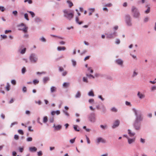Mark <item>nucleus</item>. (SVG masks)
Wrapping results in <instances>:
<instances>
[{"mask_svg":"<svg viewBox=\"0 0 156 156\" xmlns=\"http://www.w3.org/2000/svg\"><path fill=\"white\" fill-rule=\"evenodd\" d=\"M105 6L111 7L112 6V4L111 3H108L105 5Z\"/></svg>","mask_w":156,"mask_h":156,"instance_id":"49","label":"nucleus"},{"mask_svg":"<svg viewBox=\"0 0 156 156\" xmlns=\"http://www.w3.org/2000/svg\"><path fill=\"white\" fill-rule=\"evenodd\" d=\"M100 127L103 129H107L108 126L106 124L105 125H100Z\"/></svg>","mask_w":156,"mask_h":156,"instance_id":"32","label":"nucleus"},{"mask_svg":"<svg viewBox=\"0 0 156 156\" xmlns=\"http://www.w3.org/2000/svg\"><path fill=\"white\" fill-rule=\"evenodd\" d=\"M128 134L130 137L133 136L135 134L134 132H132L129 129H128Z\"/></svg>","mask_w":156,"mask_h":156,"instance_id":"21","label":"nucleus"},{"mask_svg":"<svg viewBox=\"0 0 156 156\" xmlns=\"http://www.w3.org/2000/svg\"><path fill=\"white\" fill-rule=\"evenodd\" d=\"M22 90L23 92V93H26L27 91V87L25 86L23 87L22 88Z\"/></svg>","mask_w":156,"mask_h":156,"instance_id":"44","label":"nucleus"},{"mask_svg":"<svg viewBox=\"0 0 156 156\" xmlns=\"http://www.w3.org/2000/svg\"><path fill=\"white\" fill-rule=\"evenodd\" d=\"M27 12H29L31 15V17L32 18L34 17L35 16L34 12L32 11H27Z\"/></svg>","mask_w":156,"mask_h":156,"instance_id":"36","label":"nucleus"},{"mask_svg":"<svg viewBox=\"0 0 156 156\" xmlns=\"http://www.w3.org/2000/svg\"><path fill=\"white\" fill-rule=\"evenodd\" d=\"M75 21L76 23L79 25H81L83 23V22L82 21H79V20L78 17L76 16L75 18Z\"/></svg>","mask_w":156,"mask_h":156,"instance_id":"19","label":"nucleus"},{"mask_svg":"<svg viewBox=\"0 0 156 156\" xmlns=\"http://www.w3.org/2000/svg\"><path fill=\"white\" fill-rule=\"evenodd\" d=\"M137 95L140 99L144 98L145 97V95L140 91L138 92Z\"/></svg>","mask_w":156,"mask_h":156,"instance_id":"14","label":"nucleus"},{"mask_svg":"<svg viewBox=\"0 0 156 156\" xmlns=\"http://www.w3.org/2000/svg\"><path fill=\"white\" fill-rule=\"evenodd\" d=\"M24 2H28V3L29 4H31L32 3V0H25Z\"/></svg>","mask_w":156,"mask_h":156,"instance_id":"50","label":"nucleus"},{"mask_svg":"<svg viewBox=\"0 0 156 156\" xmlns=\"http://www.w3.org/2000/svg\"><path fill=\"white\" fill-rule=\"evenodd\" d=\"M11 83L13 85H15L16 84V82L15 80H12L11 81Z\"/></svg>","mask_w":156,"mask_h":156,"instance_id":"57","label":"nucleus"},{"mask_svg":"<svg viewBox=\"0 0 156 156\" xmlns=\"http://www.w3.org/2000/svg\"><path fill=\"white\" fill-rule=\"evenodd\" d=\"M131 14L133 17L135 19H139L140 14L139 10L135 6H133L131 9Z\"/></svg>","mask_w":156,"mask_h":156,"instance_id":"3","label":"nucleus"},{"mask_svg":"<svg viewBox=\"0 0 156 156\" xmlns=\"http://www.w3.org/2000/svg\"><path fill=\"white\" fill-rule=\"evenodd\" d=\"M32 140V138L31 137L27 138L26 139V140L27 142H31Z\"/></svg>","mask_w":156,"mask_h":156,"instance_id":"45","label":"nucleus"},{"mask_svg":"<svg viewBox=\"0 0 156 156\" xmlns=\"http://www.w3.org/2000/svg\"><path fill=\"white\" fill-rule=\"evenodd\" d=\"M83 82H85L86 83H88V81L87 78L85 77H83Z\"/></svg>","mask_w":156,"mask_h":156,"instance_id":"41","label":"nucleus"},{"mask_svg":"<svg viewBox=\"0 0 156 156\" xmlns=\"http://www.w3.org/2000/svg\"><path fill=\"white\" fill-rule=\"evenodd\" d=\"M87 70L88 71L90 72L91 73H92L93 72V70L91 69V67L88 68L87 69Z\"/></svg>","mask_w":156,"mask_h":156,"instance_id":"60","label":"nucleus"},{"mask_svg":"<svg viewBox=\"0 0 156 156\" xmlns=\"http://www.w3.org/2000/svg\"><path fill=\"white\" fill-rule=\"evenodd\" d=\"M120 43V40L118 38H116L115 41V44H119Z\"/></svg>","mask_w":156,"mask_h":156,"instance_id":"42","label":"nucleus"},{"mask_svg":"<svg viewBox=\"0 0 156 156\" xmlns=\"http://www.w3.org/2000/svg\"><path fill=\"white\" fill-rule=\"evenodd\" d=\"M10 86L8 83H7V85L5 87V89L7 91L9 90Z\"/></svg>","mask_w":156,"mask_h":156,"instance_id":"40","label":"nucleus"},{"mask_svg":"<svg viewBox=\"0 0 156 156\" xmlns=\"http://www.w3.org/2000/svg\"><path fill=\"white\" fill-rule=\"evenodd\" d=\"M76 138V137H75L72 139H70L69 140L70 143L72 144L74 143L75 141Z\"/></svg>","mask_w":156,"mask_h":156,"instance_id":"43","label":"nucleus"},{"mask_svg":"<svg viewBox=\"0 0 156 156\" xmlns=\"http://www.w3.org/2000/svg\"><path fill=\"white\" fill-rule=\"evenodd\" d=\"M125 104L127 106H132V105L131 104V103L130 102H128V101H126L125 102Z\"/></svg>","mask_w":156,"mask_h":156,"instance_id":"48","label":"nucleus"},{"mask_svg":"<svg viewBox=\"0 0 156 156\" xmlns=\"http://www.w3.org/2000/svg\"><path fill=\"white\" fill-rule=\"evenodd\" d=\"M151 90L152 91H154V90H156V86H153L151 88Z\"/></svg>","mask_w":156,"mask_h":156,"instance_id":"61","label":"nucleus"},{"mask_svg":"<svg viewBox=\"0 0 156 156\" xmlns=\"http://www.w3.org/2000/svg\"><path fill=\"white\" fill-rule=\"evenodd\" d=\"M132 109L135 115L133 126L136 130L139 131L141 129V122L144 119L143 115L140 110H137L134 108H133Z\"/></svg>","mask_w":156,"mask_h":156,"instance_id":"1","label":"nucleus"},{"mask_svg":"<svg viewBox=\"0 0 156 156\" xmlns=\"http://www.w3.org/2000/svg\"><path fill=\"white\" fill-rule=\"evenodd\" d=\"M88 102L90 103H92L94 102V100L93 99H90L89 100Z\"/></svg>","mask_w":156,"mask_h":156,"instance_id":"64","label":"nucleus"},{"mask_svg":"<svg viewBox=\"0 0 156 156\" xmlns=\"http://www.w3.org/2000/svg\"><path fill=\"white\" fill-rule=\"evenodd\" d=\"M62 112L64 115L66 116L68 118H69L70 116L69 114L66 111L63 110Z\"/></svg>","mask_w":156,"mask_h":156,"instance_id":"27","label":"nucleus"},{"mask_svg":"<svg viewBox=\"0 0 156 156\" xmlns=\"http://www.w3.org/2000/svg\"><path fill=\"white\" fill-rule=\"evenodd\" d=\"M30 151L31 152H36L37 150V148L35 147H30L29 148Z\"/></svg>","mask_w":156,"mask_h":156,"instance_id":"18","label":"nucleus"},{"mask_svg":"<svg viewBox=\"0 0 156 156\" xmlns=\"http://www.w3.org/2000/svg\"><path fill=\"white\" fill-rule=\"evenodd\" d=\"M18 132L19 134H21L22 135H23L24 134V132L23 130H22V129L18 130Z\"/></svg>","mask_w":156,"mask_h":156,"instance_id":"47","label":"nucleus"},{"mask_svg":"<svg viewBox=\"0 0 156 156\" xmlns=\"http://www.w3.org/2000/svg\"><path fill=\"white\" fill-rule=\"evenodd\" d=\"M24 17L27 21H29V19L28 18V14L27 13H25L24 14Z\"/></svg>","mask_w":156,"mask_h":156,"instance_id":"38","label":"nucleus"},{"mask_svg":"<svg viewBox=\"0 0 156 156\" xmlns=\"http://www.w3.org/2000/svg\"><path fill=\"white\" fill-rule=\"evenodd\" d=\"M19 151L20 152L22 153L23 150V148L21 147H19L18 148Z\"/></svg>","mask_w":156,"mask_h":156,"instance_id":"54","label":"nucleus"},{"mask_svg":"<svg viewBox=\"0 0 156 156\" xmlns=\"http://www.w3.org/2000/svg\"><path fill=\"white\" fill-rule=\"evenodd\" d=\"M120 123V121L117 120H115L113 124V125L112 126V127L113 129H115L117 127H118Z\"/></svg>","mask_w":156,"mask_h":156,"instance_id":"9","label":"nucleus"},{"mask_svg":"<svg viewBox=\"0 0 156 156\" xmlns=\"http://www.w3.org/2000/svg\"><path fill=\"white\" fill-rule=\"evenodd\" d=\"M106 38L109 39L113 38L117 36V33L116 31H114L113 32L110 33H105Z\"/></svg>","mask_w":156,"mask_h":156,"instance_id":"8","label":"nucleus"},{"mask_svg":"<svg viewBox=\"0 0 156 156\" xmlns=\"http://www.w3.org/2000/svg\"><path fill=\"white\" fill-rule=\"evenodd\" d=\"M135 138H128V142L129 144H131L134 143L135 140Z\"/></svg>","mask_w":156,"mask_h":156,"instance_id":"13","label":"nucleus"},{"mask_svg":"<svg viewBox=\"0 0 156 156\" xmlns=\"http://www.w3.org/2000/svg\"><path fill=\"white\" fill-rule=\"evenodd\" d=\"M19 136L17 135L16 134L14 136V138L15 140H17L19 139Z\"/></svg>","mask_w":156,"mask_h":156,"instance_id":"62","label":"nucleus"},{"mask_svg":"<svg viewBox=\"0 0 156 156\" xmlns=\"http://www.w3.org/2000/svg\"><path fill=\"white\" fill-rule=\"evenodd\" d=\"M48 121V118L47 116H45L43 117V122L45 123Z\"/></svg>","mask_w":156,"mask_h":156,"instance_id":"39","label":"nucleus"},{"mask_svg":"<svg viewBox=\"0 0 156 156\" xmlns=\"http://www.w3.org/2000/svg\"><path fill=\"white\" fill-rule=\"evenodd\" d=\"M106 79L109 80H113L112 77L110 76H107Z\"/></svg>","mask_w":156,"mask_h":156,"instance_id":"59","label":"nucleus"},{"mask_svg":"<svg viewBox=\"0 0 156 156\" xmlns=\"http://www.w3.org/2000/svg\"><path fill=\"white\" fill-rule=\"evenodd\" d=\"M68 5V6L69 7L71 8L73 6V4L70 1L68 0L66 1Z\"/></svg>","mask_w":156,"mask_h":156,"instance_id":"26","label":"nucleus"},{"mask_svg":"<svg viewBox=\"0 0 156 156\" xmlns=\"http://www.w3.org/2000/svg\"><path fill=\"white\" fill-rule=\"evenodd\" d=\"M88 95L89 96L94 97V94L93 90H90L88 93Z\"/></svg>","mask_w":156,"mask_h":156,"instance_id":"25","label":"nucleus"},{"mask_svg":"<svg viewBox=\"0 0 156 156\" xmlns=\"http://www.w3.org/2000/svg\"><path fill=\"white\" fill-rule=\"evenodd\" d=\"M67 73V72L66 71H64L62 73V76H65L66 75Z\"/></svg>","mask_w":156,"mask_h":156,"instance_id":"63","label":"nucleus"},{"mask_svg":"<svg viewBox=\"0 0 156 156\" xmlns=\"http://www.w3.org/2000/svg\"><path fill=\"white\" fill-rule=\"evenodd\" d=\"M86 137L87 144H90V140L89 138L87 135H86Z\"/></svg>","mask_w":156,"mask_h":156,"instance_id":"51","label":"nucleus"},{"mask_svg":"<svg viewBox=\"0 0 156 156\" xmlns=\"http://www.w3.org/2000/svg\"><path fill=\"white\" fill-rule=\"evenodd\" d=\"M73 127L75 131L77 132L79 131L80 128L77 125H74Z\"/></svg>","mask_w":156,"mask_h":156,"instance_id":"29","label":"nucleus"},{"mask_svg":"<svg viewBox=\"0 0 156 156\" xmlns=\"http://www.w3.org/2000/svg\"><path fill=\"white\" fill-rule=\"evenodd\" d=\"M69 82H64L62 84V86L64 88H66L69 86Z\"/></svg>","mask_w":156,"mask_h":156,"instance_id":"24","label":"nucleus"},{"mask_svg":"<svg viewBox=\"0 0 156 156\" xmlns=\"http://www.w3.org/2000/svg\"><path fill=\"white\" fill-rule=\"evenodd\" d=\"M5 10L4 7L3 6H0V11L2 12H4Z\"/></svg>","mask_w":156,"mask_h":156,"instance_id":"52","label":"nucleus"},{"mask_svg":"<svg viewBox=\"0 0 156 156\" xmlns=\"http://www.w3.org/2000/svg\"><path fill=\"white\" fill-rule=\"evenodd\" d=\"M34 20L37 23L42 22V19L38 17H37L35 18Z\"/></svg>","mask_w":156,"mask_h":156,"instance_id":"23","label":"nucleus"},{"mask_svg":"<svg viewBox=\"0 0 156 156\" xmlns=\"http://www.w3.org/2000/svg\"><path fill=\"white\" fill-rule=\"evenodd\" d=\"M66 48L65 47H58L57 48V50L58 51H65L66 50Z\"/></svg>","mask_w":156,"mask_h":156,"instance_id":"20","label":"nucleus"},{"mask_svg":"<svg viewBox=\"0 0 156 156\" xmlns=\"http://www.w3.org/2000/svg\"><path fill=\"white\" fill-rule=\"evenodd\" d=\"M115 62L118 65L122 66L123 61L121 58H118L115 60Z\"/></svg>","mask_w":156,"mask_h":156,"instance_id":"11","label":"nucleus"},{"mask_svg":"<svg viewBox=\"0 0 156 156\" xmlns=\"http://www.w3.org/2000/svg\"><path fill=\"white\" fill-rule=\"evenodd\" d=\"M29 59L30 62L32 63H35L38 61V58L35 53L31 54L29 57Z\"/></svg>","mask_w":156,"mask_h":156,"instance_id":"6","label":"nucleus"},{"mask_svg":"<svg viewBox=\"0 0 156 156\" xmlns=\"http://www.w3.org/2000/svg\"><path fill=\"white\" fill-rule=\"evenodd\" d=\"M26 50V48H24L23 49H20L19 50V51L21 54H24L25 53Z\"/></svg>","mask_w":156,"mask_h":156,"instance_id":"22","label":"nucleus"},{"mask_svg":"<svg viewBox=\"0 0 156 156\" xmlns=\"http://www.w3.org/2000/svg\"><path fill=\"white\" fill-rule=\"evenodd\" d=\"M81 96L80 93L79 91H78L75 95V98H79Z\"/></svg>","mask_w":156,"mask_h":156,"instance_id":"30","label":"nucleus"},{"mask_svg":"<svg viewBox=\"0 0 156 156\" xmlns=\"http://www.w3.org/2000/svg\"><path fill=\"white\" fill-rule=\"evenodd\" d=\"M53 127L54 128V130H59L61 129L62 126L61 125H59L57 126H55V124H54L53 126Z\"/></svg>","mask_w":156,"mask_h":156,"instance_id":"16","label":"nucleus"},{"mask_svg":"<svg viewBox=\"0 0 156 156\" xmlns=\"http://www.w3.org/2000/svg\"><path fill=\"white\" fill-rule=\"evenodd\" d=\"M26 68L25 67H23L21 69V72L22 74H24L26 72Z\"/></svg>","mask_w":156,"mask_h":156,"instance_id":"37","label":"nucleus"},{"mask_svg":"<svg viewBox=\"0 0 156 156\" xmlns=\"http://www.w3.org/2000/svg\"><path fill=\"white\" fill-rule=\"evenodd\" d=\"M101 142L102 143H106V140L101 137H99L97 138L96 143L97 144H99Z\"/></svg>","mask_w":156,"mask_h":156,"instance_id":"10","label":"nucleus"},{"mask_svg":"<svg viewBox=\"0 0 156 156\" xmlns=\"http://www.w3.org/2000/svg\"><path fill=\"white\" fill-rule=\"evenodd\" d=\"M63 17L67 20L70 21L73 18L74 11L68 9H66L62 10Z\"/></svg>","mask_w":156,"mask_h":156,"instance_id":"2","label":"nucleus"},{"mask_svg":"<svg viewBox=\"0 0 156 156\" xmlns=\"http://www.w3.org/2000/svg\"><path fill=\"white\" fill-rule=\"evenodd\" d=\"M17 26L19 27V30H22L25 33L27 32L28 27H26L25 25L23 23H22L21 24L18 25Z\"/></svg>","mask_w":156,"mask_h":156,"instance_id":"7","label":"nucleus"},{"mask_svg":"<svg viewBox=\"0 0 156 156\" xmlns=\"http://www.w3.org/2000/svg\"><path fill=\"white\" fill-rule=\"evenodd\" d=\"M138 74V73L136 71V70L133 71V74L131 76L132 78H134L136 77Z\"/></svg>","mask_w":156,"mask_h":156,"instance_id":"31","label":"nucleus"},{"mask_svg":"<svg viewBox=\"0 0 156 156\" xmlns=\"http://www.w3.org/2000/svg\"><path fill=\"white\" fill-rule=\"evenodd\" d=\"M101 112L102 114H104L106 113L107 112L106 108L105 105L103 104L101 105Z\"/></svg>","mask_w":156,"mask_h":156,"instance_id":"12","label":"nucleus"},{"mask_svg":"<svg viewBox=\"0 0 156 156\" xmlns=\"http://www.w3.org/2000/svg\"><path fill=\"white\" fill-rule=\"evenodd\" d=\"M145 7L147 8V9L145 11L144 13L147 14L150 12L151 10V8L150 6L147 5H145Z\"/></svg>","mask_w":156,"mask_h":156,"instance_id":"17","label":"nucleus"},{"mask_svg":"<svg viewBox=\"0 0 156 156\" xmlns=\"http://www.w3.org/2000/svg\"><path fill=\"white\" fill-rule=\"evenodd\" d=\"M1 37L3 39H5L7 37V35H0Z\"/></svg>","mask_w":156,"mask_h":156,"instance_id":"58","label":"nucleus"},{"mask_svg":"<svg viewBox=\"0 0 156 156\" xmlns=\"http://www.w3.org/2000/svg\"><path fill=\"white\" fill-rule=\"evenodd\" d=\"M149 20V18L148 17H145L144 19V22L145 23H146Z\"/></svg>","mask_w":156,"mask_h":156,"instance_id":"46","label":"nucleus"},{"mask_svg":"<svg viewBox=\"0 0 156 156\" xmlns=\"http://www.w3.org/2000/svg\"><path fill=\"white\" fill-rule=\"evenodd\" d=\"M39 40L41 41L44 42H45L46 41V39L44 37H42L41 38H40Z\"/></svg>","mask_w":156,"mask_h":156,"instance_id":"35","label":"nucleus"},{"mask_svg":"<svg viewBox=\"0 0 156 156\" xmlns=\"http://www.w3.org/2000/svg\"><path fill=\"white\" fill-rule=\"evenodd\" d=\"M98 98H100L102 101H103L105 100V99L102 97L101 95H98Z\"/></svg>","mask_w":156,"mask_h":156,"instance_id":"55","label":"nucleus"},{"mask_svg":"<svg viewBox=\"0 0 156 156\" xmlns=\"http://www.w3.org/2000/svg\"><path fill=\"white\" fill-rule=\"evenodd\" d=\"M125 22L126 25L128 27L132 26V18L129 14H126L125 16Z\"/></svg>","mask_w":156,"mask_h":156,"instance_id":"5","label":"nucleus"},{"mask_svg":"<svg viewBox=\"0 0 156 156\" xmlns=\"http://www.w3.org/2000/svg\"><path fill=\"white\" fill-rule=\"evenodd\" d=\"M50 80V78L48 76L44 77L42 80V81L44 84L48 82Z\"/></svg>","mask_w":156,"mask_h":156,"instance_id":"15","label":"nucleus"},{"mask_svg":"<svg viewBox=\"0 0 156 156\" xmlns=\"http://www.w3.org/2000/svg\"><path fill=\"white\" fill-rule=\"evenodd\" d=\"M87 118L89 121L91 123H94L96 122L95 114L94 112L90 113L87 115Z\"/></svg>","mask_w":156,"mask_h":156,"instance_id":"4","label":"nucleus"},{"mask_svg":"<svg viewBox=\"0 0 156 156\" xmlns=\"http://www.w3.org/2000/svg\"><path fill=\"white\" fill-rule=\"evenodd\" d=\"M35 102L36 104H37L39 105H41L42 103V102L40 100H38V101H35Z\"/></svg>","mask_w":156,"mask_h":156,"instance_id":"53","label":"nucleus"},{"mask_svg":"<svg viewBox=\"0 0 156 156\" xmlns=\"http://www.w3.org/2000/svg\"><path fill=\"white\" fill-rule=\"evenodd\" d=\"M17 123H18L17 122H14L13 123H12L10 126V127H12L13 125H16L17 124Z\"/></svg>","mask_w":156,"mask_h":156,"instance_id":"56","label":"nucleus"},{"mask_svg":"<svg viewBox=\"0 0 156 156\" xmlns=\"http://www.w3.org/2000/svg\"><path fill=\"white\" fill-rule=\"evenodd\" d=\"M56 88L54 86H52L50 88V91L51 93H52L56 91Z\"/></svg>","mask_w":156,"mask_h":156,"instance_id":"28","label":"nucleus"},{"mask_svg":"<svg viewBox=\"0 0 156 156\" xmlns=\"http://www.w3.org/2000/svg\"><path fill=\"white\" fill-rule=\"evenodd\" d=\"M111 111L113 112H116L118 111V109L115 107H113L111 108Z\"/></svg>","mask_w":156,"mask_h":156,"instance_id":"33","label":"nucleus"},{"mask_svg":"<svg viewBox=\"0 0 156 156\" xmlns=\"http://www.w3.org/2000/svg\"><path fill=\"white\" fill-rule=\"evenodd\" d=\"M71 61L73 66V67H75L76 65V61L74 59H72L71 60Z\"/></svg>","mask_w":156,"mask_h":156,"instance_id":"34","label":"nucleus"}]
</instances>
